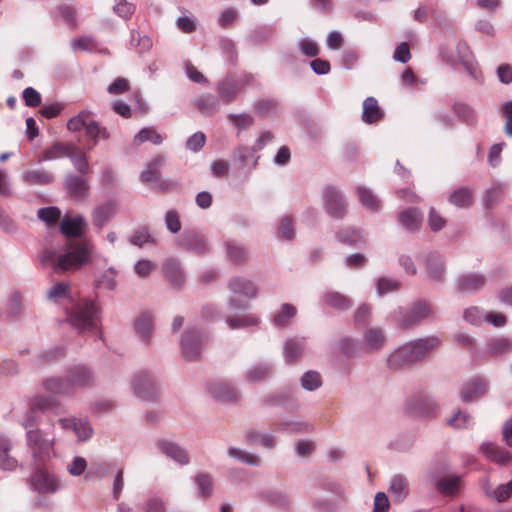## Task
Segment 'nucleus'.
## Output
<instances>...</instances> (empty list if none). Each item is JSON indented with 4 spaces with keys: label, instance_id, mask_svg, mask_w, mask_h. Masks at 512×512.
<instances>
[{
    "label": "nucleus",
    "instance_id": "obj_1",
    "mask_svg": "<svg viewBox=\"0 0 512 512\" xmlns=\"http://www.w3.org/2000/svg\"><path fill=\"white\" fill-rule=\"evenodd\" d=\"M94 244L88 239L69 241L60 248L45 249L40 261L57 274L74 272L92 261Z\"/></svg>",
    "mask_w": 512,
    "mask_h": 512
},
{
    "label": "nucleus",
    "instance_id": "obj_2",
    "mask_svg": "<svg viewBox=\"0 0 512 512\" xmlns=\"http://www.w3.org/2000/svg\"><path fill=\"white\" fill-rule=\"evenodd\" d=\"M94 376L86 366H75L68 370L67 375L62 378L51 377L44 381L47 391L56 394H70L74 391L92 385Z\"/></svg>",
    "mask_w": 512,
    "mask_h": 512
},
{
    "label": "nucleus",
    "instance_id": "obj_3",
    "mask_svg": "<svg viewBox=\"0 0 512 512\" xmlns=\"http://www.w3.org/2000/svg\"><path fill=\"white\" fill-rule=\"evenodd\" d=\"M99 313L100 308L95 301L82 299L67 310V320L79 332L92 331L97 327Z\"/></svg>",
    "mask_w": 512,
    "mask_h": 512
},
{
    "label": "nucleus",
    "instance_id": "obj_4",
    "mask_svg": "<svg viewBox=\"0 0 512 512\" xmlns=\"http://www.w3.org/2000/svg\"><path fill=\"white\" fill-rule=\"evenodd\" d=\"M440 55L444 61L451 65L460 63L472 79L478 80L480 78V70L466 43L457 42L443 46L440 49Z\"/></svg>",
    "mask_w": 512,
    "mask_h": 512
},
{
    "label": "nucleus",
    "instance_id": "obj_5",
    "mask_svg": "<svg viewBox=\"0 0 512 512\" xmlns=\"http://www.w3.org/2000/svg\"><path fill=\"white\" fill-rule=\"evenodd\" d=\"M432 314V306L428 302L421 300L413 303L407 311H404L402 308L396 310L395 321L399 327L410 329L431 317Z\"/></svg>",
    "mask_w": 512,
    "mask_h": 512
},
{
    "label": "nucleus",
    "instance_id": "obj_6",
    "mask_svg": "<svg viewBox=\"0 0 512 512\" xmlns=\"http://www.w3.org/2000/svg\"><path fill=\"white\" fill-rule=\"evenodd\" d=\"M27 444L31 450L33 459L42 463L50 458L53 452L54 440L44 437L40 429L26 431Z\"/></svg>",
    "mask_w": 512,
    "mask_h": 512
},
{
    "label": "nucleus",
    "instance_id": "obj_7",
    "mask_svg": "<svg viewBox=\"0 0 512 512\" xmlns=\"http://www.w3.org/2000/svg\"><path fill=\"white\" fill-rule=\"evenodd\" d=\"M27 482L31 490L42 494H54L62 488L60 480L43 468H37Z\"/></svg>",
    "mask_w": 512,
    "mask_h": 512
},
{
    "label": "nucleus",
    "instance_id": "obj_8",
    "mask_svg": "<svg viewBox=\"0 0 512 512\" xmlns=\"http://www.w3.org/2000/svg\"><path fill=\"white\" fill-rule=\"evenodd\" d=\"M204 340L205 337L201 331L196 328H186L180 341L184 358L190 361L198 359Z\"/></svg>",
    "mask_w": 512,
    "mask_h": 512
},
{
    "label": "nucleus",
    "instance_id": "obj_9",
    "mask_svg": "<svg viewBox=\"0 0 512 512\" xmlns=\"http://www.w3.org/2000/svg\"><path fill=\"white\" fill-rule=\"evenodd\" d=\"M164 156L158 155L152 159L142 171L140 179L143 183L156 182V187L161 190H169L176 186V183L170 180H163L160 178V168L164 163Z\"/></svg>",
    "mask_w": 512,
    "mask_h": 512
},
{
    "label": "nucleus",
    "instance_id": "obj_10",
    "mask_svg": "<svg viewBox=\"0 0 512 512\" xmlns=\"http://www.w3.org/2000/svg\"><path fill=\"white\" fill-rule=\"evenodd\" d=\"M417 363L410 341L394 349L386 359V364L390 369H401Z\"/></svg>",
    "mask_w": 512,
    "mask_h": 512
},
{
    "label": "nucleus",
    "instance_id": "obj_11",
    "mask_svg": "<svg viewBox=\"0 0 512 512\" xmlns=\"http://www.w3.org/2000/svg\"><path fill=\"white\" fill-rule=\"evenodd\" d=\"M323 198L324 209L329 216L340 219L345 215L347 205L339 190L328 187L324 191Z\"/></svg>",
    "mask_w": 512,
    "mask_h": 512
},
{
    "label": "nucleus",
    "instance_id": "obj_12",
    "mask_svg": "<svg viewBox=\"0 0 512 512\" xmlns=\"http://www.w3.org/2000/svg\"><path fill=\"white\" fill-rule=\"evenodd\" d=\"M132 385L135 395L143 400H155L158 396L157 384L146 372L135 375Z\"/></svg>",
    "mask_w": 512,
    "mask_h": 512
},
{
    "label": "nucleus",
    "instance_id": "obj_13",
    "mask_svg": "<svg viewBox=\"0 0 512 512\" xmlns=\"http://www.w3.org/2000/svg\"><path fill=\"white\" fill-rule=\"evenodd\" d=\"M252 80L251 75L244 76L243 79H236L234 77H226L219 82L217 91L224 103H230L235 98L237 93L240 91L243 85L249 83Z\"/></svg>",
    "mask_w": 512,
    "mask_h": 512
},
{
    "label": "nucleus",
    "instance_id": "obj_14",
    "mask_svg": "<svg viewBox=\"0 0 512 512\" xmlns=\"http://www.w3.org/2000/svg\"><path fill=\"white\" fill-rule=\"evenodd\" d=\"M134 331L139 341L145 345L152 342L154 332V317L150 312H143L134 321Z\"/></svg>",
    "mask_w": 512,
    "mask_h": 512
},
{
    "label": "nucleus",
    "instance_id": "obj_15",
    "mask_svg": "<svg viewBox=\"0 0 512 512\" xmlns=\"http://www.w3.org/2000/svg\"><path fill=\"white\" fill-rule=\"evenodd\" d=\"M162 271L165 276V278L169 281V283L177 288L180 289L183 287L185 281H186V275L185 272L182 269V266L180 264V261L175 258H169L167 259L162 266Z\"/></svg>",
    "mask_w": 512,
    "mask_h": 512
},
{
    "label": "nucleus",
    "instance_id": "obj_16",
    "mask_svg": "<svg viewBox=\"0 0 512 512\" xmlns=\"http://www.w3.org/2000/svg\"><path fill=\"white\" fill-rule=\"evenodd\" d=\"M440 343L441 339L435 335L410 341L417 362H420L428 357L431 352L438 348Z\"/></svg>",
    "mask_w": 512,
    "mask_h": 512
},
{
    "label": "nucleus",
    "instance_id": "obj_17",
    "mask_svg": "<svg viewBox=\"0 0 512 512\" xmlns=\"http://www.w3.org/2000/svg\"><path fill=\"white\" fill-rule=\"evenodd\" d=\"M208 391L213 398L225 403L235 402L239 397L237 389L223 381L212 382Z\"/></svg>",
    "mask_w": 512,
    "mask_h": 512
},
{
    "label": "nucleus",
    "instance_id": "obj_18",
    "mask_svg": "<svg viewBox=\"0 0 512 512\" xmlns=\"http://www.w3.org/2000/svg\"><path fill=\"white\" fill-rule=\"evenodd\" d=\"M488 389V383L481 378H474L468 381L461 389V399L470 403L477 401Z\"/></svg>",
    "mask_w": 512,
    "mask_h": 512
},
{
    "label": "nucleus",
    "instance_id": "obj_19",
    "mask_svg": "<svg viewBox=\"0 0 512 512\" xmlns=\"http://www.w3.org/2000/svg\"><path fill=\"white\" fill-rule=\"evenodd\" d=\"M228 288L234 295H239L247 299H253L258 294L257 286L249 279L244 277H233L228 281Z\"/></svg>",
    "mask_w": 512,
    "mask_h": 512
},
{
    "label": "nucleus",
    "instance_id": "obj_20",
    "mask_svg": "<svg viewBox=\"0 0 512 512\" xmlns=\"http://www.w3.org/2000/svg\"><path fill=\"white\" fill-rule=\"evenodd\" d=\"M386 337L380 327L366 329L362 336L363 348L368 352L381 350L385 345Z\"/></svg>",
    "mask_w": 512,
    "mask_h": 512
},
{
    "label": "nucleus",
    "instance_id": "obj_21",
    "mask_svg": "<svg viewBox=\"0 0 512 512\" xmlns=\"http://www.w3.org/2000/svg\"><path fill=\"white\" fill-rule=\"evenodd\" d=\"M86 225L87 223L82 216L71 217L66 215L60 221V231L67 237H81Z\"/></svg>",
    "mask_w": 512,
    "mask_h": 512
},
{
    "label": "nucleus",
    "instance_id": "obj_22",
    "mask_svg": "<svg viewBox=\"0 0 512 512\" xmlns=\"http://www.w3.org/2000/svg\"><path fill=\"white\" fill-rule=\"evenodd\" d=\"M157 446L163 454L175 462L181 465H186L189 463V457L186 451L177 443L167 439H162L158 441Z\"/></svg>",
    "mask_w": 512,
    "mask_h": 512
},
{
    "label": "nucleus",
    "instance_id": "obj_23",
    "mask_svg": "<svg viewBox=\"0 0 512 512\" xmlns=\"http://www.w3.org/2000/svg\"><path fill=\"white\" fill-rule=\"evenodd\" d=\"M425 265L430 279L439 282L444 280L445 267L439 254L429 253L425 258Z\"/></svg>",
    "mask_w": 512,
    "mask_h": 512
},
{
    "label": "nucleus",
    "instance_id": "obj_24",
    "mask_svg": "<svg viewBox=\"0 0 512 512\" xmlns=\"http://www.w3.org/2000/svg\"><path fill=\"white\" fill-rule=\"evenodd\" d=\"M179 245L194 252H203L206 249L205 239L194 231L184 232L179 239Z\"/></svg>",
    "mask_w": 512,
    "mask_h": 512
},
{
    "label": "nucleus",
    "instance_id": "obj_25",
    "mask_svg": "<svg viewBox=\"0 0 512 512\" xmlns=\"http://www.w3.org/2000/svg\"><path fill=\"white\" fill-rule=\"evenodd\" d=\"M383 111L374 97H367L363 102L362 120L367 124H373L383 118Z\"/></svg>",
    "mask_w": 512,
    "mask_h": 512
},
{
    "label": "nucleus",
    "instance_id": "obj_26",
    "mask_svg": "<svg viewBox=\"0 0 512 512\" xmlns=\"http://www.w3.org/2000/svg\"><path fill=\"white\" fill-rule=\"evenodd\" d=\"M272 370V366L266 362L252 365L245 372V380L251 384L262 382L272 374Z\"/></svg>",
    "mask_w": 512,
    "mask_h": 512
},
{
    "label": "nucleus",
    "instance_id": "obj_27",
    "mask_svg": "<svg viewBox=\"0 0 512 512\" xmlns=\"http://www.w3.org/2000/svg\"><path fill=\"white\" fill-rule=\"evenodd\" d=\"M512 351V341L506 337L491 338L485 346V353L490 356H502Z\"/></svg>",
    "mask_w": 512,
    "mask_h": 512
},
{
    "label": "nucleus",
    "instance_id": "obj_28",
    "mask_svg": "<svg viewBox=\"0 0 512 512\" xmlns=\"http://www.w3.org/2000/svg\"><path fill=\"white\" fill-rule=\"evenodd\" d=\"M65 185L69 194L75 199H83L89 190L87 181L75 175H68Z\"/></svg>",
    "mask_w": 512,
    "mask_h": 512
},
{
    "label": "nucleus",
    "instance_id": "obj_29",
    "mask_svg": "<svg viewBox=\"0 0 512 512\" xmlns=\"http://www.w3.org/2000/svg\"><path fill=\"white\" fill-rule=\"evenodd\" d=\"M485 284V277L480 274H468L459 278L458 288L465 293L479 291Z\"/></svg>",
    "mask_w": 512,
    "mask_h": 512
},
{
    "label": "nucleus",
    "instance_id": "obj_30",
    "mask_svg": "<svg viewBox=\"0 0 512 512\" xmlns=\"http://www.w3.org/2000/svg\"><path fill=\"white\" fill-rule=\"evenodd\" d=\"M480 449L487 458L499 464H506L512 458L507 450L493 443H483Z\"/></svg>",
    "mask_w": 512,
    "mask_h": 512
},
{
    "label": "nucleus",
    "instance_id": "obj_31",
    "mask_svg": "<svg viewBox=\"0 0 512 512\" xmlns=\"http://www.w3.org/2000/svg\"><path fill=\"white\" fill-rule=\"evenodd\" d=\"M260 322L261 319L256 314H245L226 318V324L228 328L232 330L255 327L258 326Z\"/></svg>",
    "mask_w": 512,
    "mask_h": 512
},
{
    "label": "nucleus",
    "instance_id": "obj_32",
    "mask_svg": "<svg viewBox=\"0 0 512 512\" xmlns=\"http://www.w3.org/2000/svg\"><path fill=\"white\" fill-rule=\"evenodd\" d=\"M462 478L458 475H451L440 479L437 484V490L440 494L445 496L455 495L461 486Z\"/></svg>",
    "mask_w": 512,
    "mask_h": 512
},
{
    "label": "nucleus",
    "instance_id": "obj_33",
    "mask_svg": "<svg viewBox=\"0 0 512 512\" xmlns=\"http://www.w3.org/2000/svg\"><path fill=\"white\" fill-rule=\"evenodd\" d=\"M10 449V440L0 436V468L3 470H13L18 466L17 460L9 455Z\"/></svg>",
    "mask_w": 512,
    "mask_h": 512
},
{
    "label": "nucleus",
    "instance_id": "obj_34",
    "mask_svg": "<svg viewBox=\"0 0 512 512\" xmlns=\"http://www.w3.org/2000/svg\"><path fill=\"white\" fill-rule=\"evenodd\" d=\"M473 200V194L470 189L466 187H460L454 190L448 198V201L458 208L468 207Z\"/></svg>",
    "mask_w": 512,
    "mask_h": 512
},
{
    "label": "nucleus",
    "instance_id": "obj_35",
    "mask_svg": "<svg viewBox=\"0 0 512 512\" xmlns=\"http://www.w3.org/2000/svg\"><path fill=\"white\" fill-rule=\"evenodd\" d=\"M297 313V309L295 306L284 303L281 306L280 311H278L273 317V324L276 327H287L290 323V320L295 317Z\"/></svg>",
    "mask_w": 512,
    "mask_h": 512
},
{
    "label": "nucleus",
    "instance_id": "obj_36",
    "mask_svg": "<svg viewBox=\"0 0 512 512\" xmlns=\"http://www.w3.org/2000/svg\"><path fill=\"white\" fill-rule=\"evenodd\" d=\"M409 491V484L405 477L401 475L394 476L389 485V492L398 500L402 501Z\"/></svg>",
    "mask_w": 512,
    "mask_h": 512
},
{
    "label": "nucleus",
    "instance_id": "obj_37",
    "mask_svg": "<svg viewBox=\"0 0 512 512\" xmlns=\"http://www.w3.org/2000/svg\"><path fill=\"white\" fill-rule=\"evenodd\" d=\"M273 426L278 431L291 433L308 432L311 429V425L308 422L300 420L279 421L275 422Z\"/></svg>",
    "mask_w": 512,
    "mask_h": 512
},
{
    "label": "nucleus",
    "instance_id": "obj_38",
    "mask_svg": "<svg viewBox=\"0 0 512 512\" xmlns=\"http://www.w3.org/2000/svg\"><path fill=\"white\" fill-rule=\"evenodd\" d=\"M323 299L327 305L340 311L347 310L352 305L350 298L338 292H328Z\"/></svg>",
    "mask_w": 512,
    "mask_h": 512
},
{
    "label": "nucleus",
    "instance_id": "obj_39",
    "mask_svg": "<svg viewBox=\"0 0 512 512\" xmlns=\"http://www.w3.org/2000/svg\"><path fill=\"white\" fill-rule=\"evenodd\" d=\"M304 350V342L301 339H290L284 345V357L289 363L299 359Z\"/></svg>",
    "mask_w": 512,
    "mask_h": 512
},
{
    "label": "nucleus",
    "instance_id": "obj_40",
    "mask_svg": "<svg viewBox=\"0 0 512 512\" xmlns=\"http://www.w3.org/2000/svg\"><path fill=\"white\" fill-rule=\"evenodd\" d=\"M422 220L421 213L416 208H410L399 214L400 223L408 230H416Z\"/></svg>",
    "mask_w": 512,
    "mask_h": 512
},
{
    "label": "nucleus",
    "instance_id": "obj_41",
    "mask_svg": "<svg viewBox=\"0 0 512 512\" xmlns=\"http://www.w3.org/2000/svg\"><path fill=\"white\" fill-rule=\"evenodd\" d=\"M147 141L154 145H159L163 142V137L154 128L146 127L141 129L133 138L135 145H140Z\"/></svg>",
    "mask_w": 512,
    "mask_h": 512
},
{
    "label": "nucleus",
    "instance_id": "obj_42",
    "mask_svg": "<svg viewBox=\"0 0 512 512\" xmlns=\"http://www.w3.org/2000/svg\"><path fill=\"white\" fill-rule=\"evenodd\" d=\"M68 158H70L75 169L80 173H87L89 171V165L85 154L75 144H71Z\"/></svg>",
    "mask_w": 512,
    "mask_h": 512
},
{
    "label": "nucleus",
    "instance_id": "obj_43",
    "mask_svg": "<svg viewBox=\"0 0 512 512\" xmlns=\"http://www.w3.org/2000/svg\"><path fill=\"white\" fill-rule=\"evenodd\" d=\"M358 198L359 201L363 206H365L367 209L371 211H378L380 208V201L377 199V197L373 194V192L364 187L360 186L357 189Z\"/></svg>",
    "mask_w": 512,
    "mask_h": 512
},
{
    "label": "nucleus",
    "instance_id": "obj_44",
    "mask_svg": "<svg viewBox=\"0 0 512 512\" xmlns=\"http://www.w3.org/2000/svg\"><path fill=\"white\" fill-rule=\"evenodd\" d=\"M227 454L231 458H235L238 461L245 463L251 466H259L261 461L259 457L255 454L246 452L242 449L236 447H230L227 451Z\"/></svg>",
    "mask_w": 512,
    "mask_h": 512
},
{
    "label": "nucleus",
    "instance_id": "obj_45",
    "mask_svg": "<svg viewBox=\"0 0 512 512\" xmlns=\"http://www.w3.org/2000/svg\"><path fill=\"white\" fill-rule=\"evenodd\" d=\"M24 180L30 185H47L53 181V176L43 170H32L23 174Z\"/></svg>",
    "mask_w": 512,
    "mask_h": 512
},
{
    "label": "nucleus",
    "instance_id": "obj_46",
    "mask_svg": "<svg viewBox=\"0 0 512 512\" xmlns=\"http://www.w3.org/2000/svg\"><path fill=\"white\" fill-rule=\"evenodd\" d=\"M226 250L229 259L236 264H243L249 258L248 252L245 248L235 242H228Z\"/></svg>",
    "mask_w": 512,
    "mask_h": 512
},
{
    "label": "nucleus",
    "instance_id": "obj_47",
    "mask_svg": "<svg viewBox=\"0 0 512 512\" xmlns=\"http://www.w3.org/2000/svg\"><path fill=\"white\" fill-rule=\"evenodd\" d=\"M70 149L71 144L63 145L60 143H56L44 151L40 160L49 161L68 157Z\"/></svg>",
    "mask_w": 512,
    "mask_h": 512
},
{
    "label": "nucleus",
    "instance_id": "obj_48",
    "mask_svg": "<svg viewBox=\"0 0 512 512\" xmlns=\"http://www.w3.org/2000/svg\"><path fill=\"white\" fill-rule=\"evenodd\" d=\"M301 386L307 391H315L322 385V377L317 371H307L300 379Z\"/></svg>",
    "mask_w": 512,
    "mask_h": 512
},
{
    "label": "nucleus",
    "instance_id": "obj_49",
    "mask_svg": "<svg viewBox=\"0 0 512 512\" xmlns=\"http://www.w3.org/2000/svg\"><path fill=\"white\" fill-rule=\"evenodd\" d=\"M113 214L114 209L111 205L99 206L93 211V224L98 228H102Z\"/></svg>",
    "mask_w": 512,
    "mask_h": 512
},
{
    "label": "nucleus",
    "instance_id": "obj_50",
    "mask_svg": "<svg viewBox=\"0 0 512 512\" xmlns=\"http://www.w3.org/2000/svg\"><path fill=\"white\" fill-rule=\"evenodd\" d=\"M70 284L67 282H58L54 284L47 293L48 298L54 302H60L69 297Z\"/></svg>",
    "mask_w": 512,
    "mask_h": 512
},
{
    "label": "nucleus",
    "instance_id": "obj_51",
    "mask_svg": "<svg viewBox=\"0 0 512 512\" xmlns=\"http://www.w3.org/2000/svg\"><path fill=\"white\" fill-rule=\"evenodd\" d=\"M197 107L202 113L211 115L218 110L219 102L213 95H202L197 101Z\"/></svg>",
    "mask_w": 512,
    "mask_h": 512
},
{
    "label": "nucleus",
    "instance_id": "obj_52",
    "mask_svg": "<svg viewBox=\"0 0 512 512\" xmlns=\"http://www.w3.org/2000/svg\"><path fill=\"white\" fill-rule=\"evenodd\" d=\"M37 216L41 221L50 226L59 221L61 218V211L59 208L54 206L44 207L37 211Z\"/></svg>",
    "mask_w": 512,
    "mask_h": 512
},
{
    "label": "nucleus",
    "instance_id": "obj_53",
    "mask_svg": "<svg viewBox=\"0 0 512 512\" xmlns=\"http://www.w3.org/2000/svg\"><path fill=\"white\" fill-rule=\"evenodd\" d=\"M447 424L457 429L469 428L473 425V418L469 414L458 410L447 420Z\"/></svg>",
    "mask_w": 512,
    "mask_h": 512
},
{
    "label": "nucleus",
    "instance_id": "obj_54",
    "mask_svg": "<svg viewBox=\"0 0 512 512\" xmlns=\"http://www.w3.org/2000/svg\"><path fill=\"white\" fill-rule=\"evenodd\" d=\"M197 493L202 498H208L212 493V479L207 474H199L195 477Z\"/></svg>",
    "mask_w": 512,
    "mask_h": 512
},
{
    "label": "nucleus",
    "instance_id": "obj_55",
    "mask_svg": "<svg viewBox=\"0 0 512 512\" xmlns=\"http://www.w3.org/2000/svg\"><path fill=\"white\" fill-rule=\"evenodd\" d=\"M455 114L463 121L471 124L476 121V113L472 107L465 103H456L453 106Z\"/></svg>",
    "mask_w": 512,
    "mask_h": 512
},
{
    "label": "nucleus",
    "instance_id": "obj_56",
    "mask_svg": "<svg viewBox=\"0 0 512 512\" xmlns=\"http://www.w3.org/2000/svg\"><path fill=\"white\" fill-rule=\"evenodd\" d=\"M131 45L137 48L139 53H143L150 50L152 40L147 35H141L138 31H132Z\"/></svg>",
    "mask_w": 512,
    "mask_h": 512
},
{
    "label": "nucleus",
    "instance_id": "obj_57",
    "mask_svg": "<svg viewBox=\"0 0 512 512\" xmlns=\"http://www.w3.org/2000/svg\"><path fill=\"white\" fill-rule=\"evenodd\" d=\"M86 134L92 138L95 142L97 139H108L110 134L106 128L101 127L97 122L89 120L86 127Z\"/></svg>",
    "mask_w": 512,
    "mask_h": 512
},
{
    "label": "nucleus",
    "instance_id": "obj_58",
    "mask_svg": "<svg viewBox=\"0 0 512 512\" xmlns=\"http://www.w3.org/2000/svg\"><path fill=\"white\" fill-rule=\"evenodd\" d=\"M90 117L89 111H81L76 116L70 118L67 122V129L73 132L81 130L83 127H86Z\"/></svg>",
    "mask_w": 512,
    "mask_h": 512
},
{
    "label": "nucleus",
    "instance_id": "obj_59",
    "mask_svg": "<svg viewBox=\"0 0 512 512\" xmlns=\"http://www.w3.org/2000/svg\"><path fill=\"white\" fill-rule=\"evenodd\" d=\"M73 431L79 440L82 441L89 439L93 432L92 427L88 421L84 419H76L75 424H73Z\"/></svg>",
    "mask_w": 512,
    "mask_h": 512
},
{
    "label": "nucleus",
    "instance_id": "obj_60",
    "mask_svg": "<svg viewBox=\"0 0 512 512\" xmlns=\"http://www.w3.org/2000/svg\"><path fill=\"white\" fill-rule=\"evenodd\" d=\"M165 226L167 230L175 234L181 230V221L179 213L174 210H168L165 214Z\"/></svg>",
    "mask_w": 512,
    "mask_h": 512
},
{
    "label": "nucleus",
    "instance_id": "obj_61",
    "mask_svg": "<svg viewBox=\"0 0 512 512\" xmlns=\"http://www.w3.org/2000/svg\"><path fill=\"white\" fill-rule=\"evenodd\" d=\"M156 269V264L148 259H142L134 264V272L141 278L148 277Z\"/></svg>",
    "mask_w": 512,
    "mask_h": 512
},
{
    "label": "nucleus",
    "instance_id": "obj_62",
    "mask_svg": "<svg viewBox=\"0 0 512 512\" xmlns=\"http://www.w3.org/2000/svg\"><path fill=\"white\" fill-rule=\"evenodd\" d=\"M9 312L14 317H20L24 310L25 305L23 303L22 296L19 293H14L8 301Z\"/></svg>",
    "mask_w": 512,
    "mask_h": 512
},
{
    "label": "nucleus",
    "instance_id": "obj_63",
    "mask_svg": "<svg viewBox=\"0 0 512 512\" xmlns=\"http://www.w3.org/2000/svg\"><path fill=\"white\" fill-rule=\"evenodd\" d=\"M500 112L505 119L504 132L512 137V101H506L501 105Z\"/></svg>",
    "mask_w": 512,
    "mask_h": 512
},
{
    "label": "nucleus",
    "instance_id": "obj_64",
    "mask_svg": "<svg viewBox=\"0 0 512 512\" xmlns=\"http://www.w3.org/2000/svg\"><path fill=\"white\" fill-rule=\"evenodd\" d=\"M485 312L478 307H470L464 312V319L472 325H479L485 319Z\"/></svg>",
    "mask_w": 512,
    "mask_h": 512
}]
</instances>
